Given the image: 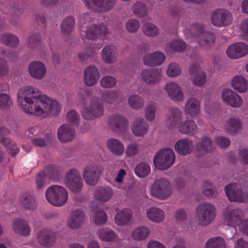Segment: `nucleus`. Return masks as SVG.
<instances>
[{
	"mask_svg": "<svg viewBox=\"0 0 248 248\" xmlns=\"http://www.w3.org/2000/svg\"><path fill=\"white\" fill-rule=\"evenodd\" d=\"M18 101L22 104L25 112L42 118L58 114L61 109L56 100L43 94L37 88L26 86L20 89L17 93Z\"/></svg>",
	"mask_w": 248,
	"mask_h": 248,
	"instance_id": "f257e3e1",
	"label": "nucleus"
},
{
	"mask_svg": "<svg viewBox=\"0 0 248 248\" xmlns=\"http://www.w3.org/2000/svg\"><path fill=\"white\" fill-rule=\"evenodd\" d=\"M217 209L215 205L205 202L199 204L196 208L195 222L201 226H207L216 218Z\"/></svg>",
	"mask_w": 248,
	"mask_h": 248,
	"instance_id": "f03ea898",
	"label": "nucleus"
},
{
	"mask_svg": "<svg viewBox=\"0 0 248 248\" xmlns=\"http://www.w3.org/2000/svg\"><path fill=\"white\" fill-rule=\"evenodd\" d=\"M46 197L47 202L55 206H61L67 201L68 194L64 187L59 185H53L46 189Z\"/></svg>",
	"mask_w": 248,
	"mask_h": 248,
	"instance_id": "7ed1b4c3",
	"label": "nucleus"
},
{
	"mask_svg": "<svg viewBox=\"0 0 248 248\" xmlns=\"http://www.w3.org/2000/svg\"><path fill=\"white\" fill-rule=\"evenodd\" d=\"M150 194L160 200L170 197L172 192V187L170 181L165 178L155 179L150 188Z\"/></svg>",
	"mask_w": 248,
	"mask_h": 248,
	"instance_id": "20e7f679",
	"label": "nucleus"
},
{
	"mask_svg": "<svg viewBox=\"0 0 248 248\" xmlns=\"http://www.w3.org/2000/svg\"><path fill=\"white\" fill-rule=\"evenodd\" d=\"M175 161L173 151L170 148H163L155 154L153 162L155 167L160 170H166L171 167Z\"/></svg>",
	"mask_w": 248,
	"mask_h": 248,
	"instance_id": "39448f33",
	"label": "nucleus"
},
{
	"mask_svg": "<svg viewBox=\"0 0 248 248\" xmlns=\"http://www.w3.org/2000/svg\"><path fill=\"white\" fill-rule=\"evenodd\" d=\"M64 183L72 192L80 193L82 189L83 184L79 170L74 168L68 170L65 174Z\"/></svg>",
	"mask_w": 248,
	"mask_h": 248,
	"instance_id": "423d86ee",
	"label": "nucleus"
},
{
	"mask_svg": "<svg viewBox=\"0 0 248 248\" xmlns=\"http://www.w3.org/2000/svg\"><path fill=\"white\" fill-rule=\"evenodd\" d=\"M210 21L214 26L221 28L231 25L233 18L229 10L224 8H217L212 13Z\"/></svg>",
	"mask_w": 248,
	"mask_h": 248,
	"instance_id": "0eeeda50",
	"label": "nucleus"
},
{
	"mask_svg": "<svg viewBox=\"0 0 248 248\" xmlns=\"http://www.w3.org/2000/svg\"><path fill=\"white\" fill-rule=\"evenodd\" d=\"M104 111L102 101L100 98H93L89 108H83L81 110L82 116L86 120H93L101 117Z\"/></svg>",
	"mask_w": 248,
	"mask_h": 248,
	"instance_id": "6e6552de",
	"label": "nucleus"
},
{
	"mask_svg": "<svg viewBox=\"0 0 248 248\" xmlns=\"http://www.w3.org/2000/svg\"><path fill=\"white\" fill-rule=\"evenodd\" d=\"M222 217L224 223L227 225L239 227L243 219L244 213L239 208L227 207L223 211Z\"/></svg>",
	"mask_w": 248,
	"mask_h": 248,
	"instance_id": "1a4fd4ad",
	"label": "nucleus"
},
{
	"mask_svg": "<svg viewBox=\"0 0 248 248\" xmlns=\"http://www.w3.org/2000/svg\"><path fill=\"white\" fill-rule=\"evenodd\" d=\"M163 77V73L158 68H145L141 71L139 78L148 85H155L160 83Z\"/></svg>",
	"mask_w": 248,
	"mask_h": 248,
	"instance_id": "9d476101",
	"label": "nucleus"
},
{
	"mask_svg": "<svg viewBox=\"0 0 248 248\" xmlns=\"http://www.w3.org/2000/svg\"><path fill=\"white\" fill-rule=\"evenodd\" d=\"M108 125L109 129L115 132L124 133L128 129L129 123L123 115L114 114L108 118Z\"/></svg>",
	"mask_w": 248,
	"mask_h": 248,
	"instance_id": "9b49d317",
	"label": "nucleus"
},
{
	"mask_svg": "<svg viewBox=\"0 0 248 248\" xmlns=\"http://www.w3.org/2000/svg\"><path fill=\"white\" fill-rule=\"evenodd\" d=\"M84 2L88 8L92 12H107L112 9L115 0H85Z\"/></svg>",
	"mask_w": 248,
	"mask_h": 248,
	"instance_id": "f8f14e48",
	"label": "nucleus"
},
{
	"mask_svg": "<svg viewBox=\"0 0 248 248\" xmlns=\"http://www.w3.org/2000/svg\"><path fill=\"white\" fill-rule=\"evenodd\" d=\"M108 33L107 27L105 25L98 26L94 24L90 25L85 30L80 31L83 39L95 40L100 36H106Z\"/></svg>",
	"mask_w": 248,
	"mask_h": 248,
	"instance_id": "ddd939ff",
	"label": "nucleus"
},
{
	"mask_svg": "<svg viewBox=\"0 0 248 248\" xmlns=\"http://www.w3.org/2000/svg\"><path fill=\"white\" fill-rule=\"evenodd\" d=\"M221 98L228 106L233 108H239L243 104V99L237 93L230 89H223Z\"/></svg>",
	"mask_w": 248,
	"mask_h": 248,
	"instance_id": "4468645a",
	"label": "nucleus"
},
{
	"mask_svg": "<svg viewBox=\"0 0 248 248\" xmlns=\"http://www.w3.org/2000/svg\"><path fill=\"white\" fill-rule=\"evenodd\" d=\"M225 192L231 202H246L248 199V195L242 191L236 184H230L225 187Z\"/></svg>",
	"mask_w": 248,
	"mask_h": 248,
	"instance_id": "2eb2a0df",
	"label": "nucleus"
},
{
	"mask_svg": "<svg viewBox=\"0 0 248 248\" xmlns=\"http://www.w3.org/2000/svg\"><path fill=\"white\" fill-rule=\"evenodd\" d=\"M36 241L41 246L49 248L53 246L56 242L55 233L51 230L42 229L36 233Z\"/></svg>",
	"mask_w": 248,
	"mask_h": 248,
	"instance_id": "dca6fc26",
	"label": "nucleus"
},
{
	"mask_svg": "<svg viewBox=\"0 0 248 248\" xmlns=\"http://www.w3.org/2000/svg\"><path fill=\"white\" fill-rule=\"evenodd\" d=\"M102 170L98 167L89 165L86 166L83 171V177L85 182L90 186L95 185L98 181Z\"/></svg>",
	"mask_w": 248,
	"mask_h": 248,
	"instance_id": "f3484780",
	"label": "nucleus"
},
{
	"mask_svg": "<svg viewBox=\"0 0 248 248\" xmlns=\"http://www.w3.org/2000/svg\"><path fill=\"white\" fill-rule=\"evenodd\" d=\"M226 53L230 59L242 58L248 54V45L242 42L234 43L229 46Z\"/></svg>",
	"mask_w": 248,
	"mask_h": 248,
	"instance_id": "a211bd4d",
	"label": "nucleus"
},
{
	"mask_svg": "<svg viewBox=\"0 0 248 248\" xmlns=\"http://www.w3.org/2000/svg\"><path fill=\"white\" fill-rule=\"evenodd\" d=\"M164 89L168 96L172 100L182 102L185 99L181 87L175 82H170L165 85Z\"/></svg>",
	"mask_w": 248,
	"mask_h": 248,
	"instance_id": "6ab92c4d",
	"label": "nucleus"
},
{
	"mask_svg": "<svg viewBox=\"0 0 248 248\" xmlns=\"http://www.w3.org/2000/svg\"><path fill=\"white\" fill-rule=\"evenodd\" d=\"M85 219V215L80 209L72 211L69 218L66 222L67 227L71 230H76L81 227Z\"/></svg>",
	"mask_w": 248,
	"mask_h": 248,
	"instance_id": "aec40b11",
	"label": "nucleus"
},
{
	"mask_svg": "<svg viewBox=\"0 0 248 248\" xmlns=\"http://www.w3.org/2000/svg\"><path fill=\"white\" fill-rule=\"evenodd\" d=\"M28 69L30 75L34 79L40 80L46 76V66L41 62L34 61L31 62L29 65Z\"/></svg>",
	"mask_w": 248,
	"mask_h": 248,
	"instance_id": "412c9836",
	"label": "nucleus"
},
{
	"mask_svg": "<svg viewBox=\"0 0 248 248\" xmlns=\"http://www.w3.org/2000/svg\"><path fill=\"white\" fill-rule=\"evenodd\" d=\"M58 138L62 143H67L72 141L75 138L76 132L72 126L68 124H63L57 130Z\"/></svg>",
	"mask_w": 248,
	"mask_h": 248,
	"instance_id": "4be33fe9",
	"label": "nucleus"
},
{
	"mask_svg": "<svg viewBox=\"0 0 248 248\" xmlns=\"http://www.w3.org/2000/svg\"><path fill=\"white\" fill-rule=\"evenodd\" d=\"M224 130L231 135H236L243 129V124L240 119L237 117H231L225 122Z\"/></svg>",
	"mask_w": 248,
	"mask_h": 248,
	"instance_id": "5701e85b",
	"label": "nucleus"
},
{
	"mask_svg": "<svg viewBox=\"0 0 248 248\" xmlns=\"http://www.w3.org/2000/svg\"><path fill=\"white\" fill-rule=\"evenodd\" d=\"M183 113L177 108H173L170 109L165 118L166 125L169 129H173L182 121Z\"/></svg>",
	"mask_w": 248,
	"mask_h": 248,
	"instance_id": "b1692460",
	"label": "nucleus"
},
{
	"mask_svg": "<svg viewBox=\"0 0 248 248\" xmlns=\"http://www.w3.org/2000/svg\"><path fill=\"white\" fill-rule=\"evenodd\" d=\"M189 73L193 76V82L196 86H202L206 81V75L198 63H194L189 68Z\"/></svg>",
	"mask_w": 248,
	"mask_h": 248,
	"instance_id": "393cba45",
	"label": "nucleus"
},
{
	"mask_svg": "<svg viewBox=\"0 0 248 248\" xmlns=\"http://www.w3.org/2000/svg\"><path fill=\"white\" fill-rule=\"evenodd\" d=\"M165 58V56L162 52L156 51L145 55L143 58V63L145 65L149 67L159 66L164 62Z\"/></svg>",
	"mask_w": 248,
	"mask_h": 248,
	"instance_id": "a878e982",
	"label": "nucleus"
},
{
	"mask_svg": "<svg viewBox=\"0 0 248 248\" xmlns=\"http://www.w3.org/2000/svg\"><path fill=\"white\" fill-rule=\"evenodd\" d=\"M101 58L103 61L108 64L116 62L118 59L116 47L111 44L106 45L101 51Z\"/></svg>",
	"mask_w": 248,
	"mask_h": 248,
	"instance_id": "bb28decb",
	"label": "nucleus"
},
{
	"mask_svg": "<svg viewBox=\"0 0 248 248\" xmlns=\"http://www.w3.org/2000/svg\"><path fill=\"white\" fill-rule=\"evenodd\" d=\"M184 111L192 118L198 117L201 112L199 101L195 97L188 98L185 103Z\"/></svg>",
	"mask_w": 248,
	"mask_h": 248,
	"instance_id": "cd10ccee",
	"label": "nucleus"
},
{
	"mask_svg": "<svg viewBox=\"0 0 248 248\" xmlns=\"http://www.w3.org/2000/svg\"><path fill=\"white\" fill-rule=\"evenodd\" d=\"M131 129L134 136L143 137L148 131L149 125L143 118H138L132 122Z\"/></svg>",
	"mask_w": 248,
	"mask_h": 248,
	"instance_id": "c85d7f7f",
	"label": "nucleus"
},
{
	"mask_svg": "<svg viewBox=\"0 0 248 248\" xmlns=\"http://www.w3.org/2000/svg\"><path fill=\"white\" fill-rule=\"evenodd\" d=\"M113 195L112 188L108 186L97 187L94 191V198L102 202H106L110 200Z\"/></svg>",
	"mask_w": 248,
	"mask_h": 248,
	"instance_id": "c756f323",
	"label": "nucleus"
},
{
	"mask_svg": "<svg viewBox=\"0 0 248 248\" xmlns=\"http://www.w3.org/2000/svg\"><path fill=\"white\" fill-rule=\"evenodd\" d=\"M100 78L98 69L94 66H89L86 68L84 72V81L87 86L94 85Z\"/></svg>",
	"mask_w": 248,
	"mask_h": 248,
	"instance_id": "7c9ffc66",
	"label": "nucleus"
},
{
	"mask_svg": "<svg viewBox=\"0 0 248 248\" xmlns=\"http://www.w3.org/2000/svg\"><path fill=\"white\" fill-rule=\"evenodd\" d=\"M12 230L16 234L24 236L29 235L31 232L28 222L21 218H17L13 222Z\"/></svg>",
	"mask_w": 248,
	"mask_h": 248,
	"instance_id": "2f4dec72",
	"label": "nucleus"
},
{
	"mask_svg": "<svg viewBox=\"0 0 248 248\" xmlns=\"http://www.w3.org/2000/svg\"><path fill=\"white\" fill-rule=\"evenodd\" d=\"M204 28L202 24H193L185 30L184 34L187 39L196 41L205 32Z\"/></svg>",
	"mask_w": 248,
	"mask_h": 248,
	"instance_id": "473e14b6",
	"label": "nucleus"
},
{
	"mask_svg": "<svg viewBox=\"0 0 248 248\" xmlns=\"http://www.w3.org/2000/svg\"><path fill=\"white\" fill-rule=\"evenodd\" d=\"M174 148L176 151L181 155H189L193 149V142L188 139L180 140L175 144Z\"/></svg>",
	"mask_w": 248,
	"mask_h": 248,
	"instance_id": "72a5a7b5",
	"label": "nucleus"
},
{
	"mask_svg": "<svg viewBox=\"0 0 248 248\" xmlns=\"http://www.w3.org/2000/svg\"><path fill=\"white\" fill-rule=\"evenodd\" d=\"M101 97L102 101L109 104H119L123 100L122 95L118 90L105 91Z\"/></svg>",
	"mask_w": 248,
	"mask_h": 248,
	"instance_id": "f704fd0d",
	"label": "nucleus"
},
{
	"mask_svg": "<svg viewBox=\"0 0 248 248\" xmlns=\"http://www.w3.org/2000/svg\"><path fill=\"white\" fill-rule=\"evenodd\" d=\"M97 235L102 241L117 242L119 237L115 232L108 228H102L97 232Z\"/></svg>",
	"mask_w": 248,
	"mask_h": 248,
	"instance_id": "c9c22d12",
	"label": "nucleus"
},
{
	"mask_svg": "<svg viewBox=\"0 0 248 248\" xmlns=\"http://www.w3.org/2000/svg\"><path fill=\"white\" fill-rule=\"evenodd\" d=\"M146 214L147 218L155 223L161 222L165 217V214L163 210L155 207L148 209Z\"/></svg>",
	"mask_w": 248,
	"mask_h": 248,
	"instance_id": "e433bc0d",
	"label": "nucleus"
},
{
	"mask_svg": "<svg viewBox=\"0 0 248 248\" xmlns=\"http://www.w3.org/2000/svg\"><path fill=\"white\" fill-rule=\"evenodd\" d=\"M179 132L184 134L193 135L198 132V126L193 120L181 121L178 125Z\"/></svg>",
	"mask_w": 248,
	"mask_h": 248,
	"instance_id": "4c0bfd02",
	"label": "nucleus"
},
{
	"mask_svg": "<svg viewBox=\"0 0 248 248\" xmlns=\"http://www.w3.org/2000/svg\"><path fill=\"white\" fill-rule=\"evenodd\" d=\"M107 145L109 151L115 155L121 156L124 153L125 148L123 144L117 139H108Z\"/></svg>",
	"mask_w": 248,
	"mask_h": 248,
	"instance_id": "58836bf2",
	"label": "nucleus"
},
{
	"mask_svg": "<svg viewBox=\"0 0 248 248\" xmlns=\"http://www.w3.org/2000/svg\"><path fill=\"white\" fill-rule=\"evenodd\" d=\"M46 178L53 182H58L61 180L62 170L61 168L55 165H49L44 169Z\"/></svg>",
	"mask_w": 248,
	"mask_h": 248,
	"instance_id": "ea45409f",
	"label": "nucleus"
},
{
	"mask_svg": "<svg viewBox=\"0 0 248 248\" xmlns=\"http://www.w3.org/2000/svg\"><path fill=\"white\" fill-rule=\"evenodd\" d=\"M132 217L131 210L128 209H123L116 215L114 220L118 225H124L130 221Z\"/></svg>",
	"mask_w": 248,
	"mask_h": 248,
	"instance_id": "a19ab883",
	"label": "nucleus"
},
{
	"mask_svg": "<svg viewBox=\"0 0 248 248\" xmlns=\"http://www.w3.org/2000/svg\"><path fill=\"white\" fill-rule=\"evenodd\" d=\"M232 86L236 91L243 93L248 90V82L241 76H235L232 81Z\"/></svg>",
	"mask_w": 248,
	"mask_h": 248,
	"instance_id": "79ce46f5",
	"label": "nucleus"
},
{
	"mask_svg": "<svg viewBox=\"0 0 248 248\" xmlns=\"http://www.w3.org/2000/svg\"><path fill=\"white\" fill-rule=\"evenodd\" d=\"M215 40V37L213 34L205 31L196 41L201 47L207 49L214 45Z\"/></svg>",
	"mask_w": 248,
	"mask_h": 248,
	"instance_id": "37998d69",
	"label": "nucleus"
},
{
	"mask_svg": "<svg viewBox=\"0 0 248 248\" xmlns=\"http://www.w3.org/2000/svg\"><path fill=\"white\" fill-rule=\"evenodd\" d=\"M129 106L133 109L139 110L143 108L145 100L142 97L138 94H132L127 99Z\"/></svg>",
	"mask_w": 248,
	"mask_h": 248,
	"instance_id": "c03bdc74",
	"label": "nucleus"
},
{
	"mask_svg": "<svg viewBox=\"0 0 248 248\" xmlns=\"http://www.w3.org/2000/svg\"><path fill=\"white\" fill-rule=\"evenodd\" d=\"M150 229L146 226H140L136 228L132 231L131 237L136 241H142L148 237L150 234Z\"/></svg>",
	"mask_w": 248,
	"mask_h": 248,
	"instance_id": "a18cd8bd",
	"label": "nucleus"
},
{
	"mask_svg": "<svg viewBox=\"0 0 248 248\" xmlns=\"http://www.w3.org/2000/svg\"><path fill=\"white\" fill-rule=\"evenodd\" d=\"M20 202L21 205L27 210H34L36 208V202L34 197L28 193L22 195Z\"/></svg>",
	"mask_w": 248,
	"mask_h": 248,
	"instance_id": "49530a36",
	"label": "nucleus"
},
{
	"mask_svg": "<svg viewBox=\"0 0 248 248\" xmlns=\"http://www.w3.org/2000/svg\"><path fill=\"white\" fill-rule=\"evenodd\" d=\"M75 20L72 16L65 18L62 23L61 30L63 34H69L71 33L74 28Z\"/></svg>",
	"mask_w": 248,
	"mask_h": 248,
	"instance_id": "de8ad7c7",
	"label": "nucleus"
},
{
	"mask_svg": "<svg viewBox=\"0 0 248 248\" xmlns=\"http://www.w3.org/2000/svg\"><path fill=\"white\" fill-rule=\"evenodd\" d=\"M203 194L208 198L212 199L216 197L217 192L215 186L208 181H204L202 187Z\"/></svg>",
	"mask_w": 248,
	"mask_h": 248,
	"instance_id": "09e8293b",
	"label": "nucleus"
},
{
	"mask_svg": "<svg viewBox=\"0 0 248 248\" xmlns=\"http://www.w3.org/2000/svg\"><path fill=\"white\" fill-rule=\"evenodd\" d=\"M131 11L138 17H143L148 14V8L144 3L138 1L134 3L131 8Z\"/></svg>",
	"mask_w": 248,
	"mask_h": 248,
	"instance_id": "8fccbe9b",
	"label": "nucleus"
},
{
	"mask_svg": "<svg viewBox=\"0 0 248 248\" xmlns=\"http://www.w3.org/2000/svg\"><path fill=\"white\" fill-rule=\"evenodd\" d=\"M143 33L147 36L155 37L159 33L158 28L151 23H146L144 24L142 28Z\"/></svg>",
	"mask_w": 248,
	"mask_h": 248,
	"instance_id": "3c124183",
	"label": "nucleus"
},
{
	"mask_svg": "<svg viewBox=\"0 0 248 248\" xmlns=\"http://www.w3.org/2000/svg\"><path fill=\"white\" fill-rule=\"evenodd\" d=\"M182 73L180 65L175 62L170 63L166 70V75L170 78H174L179 76Z\"/></svg>",
	"mask_w": 248,
	"mask_h": 248,
	"instance_id": "603ef678",
	"label": "nucleus"
},
{
	"mask_svg": "<svg viewBox=\"0 0 248 248\" xmlns=\"http://www.w3.org/2000/svg\"><path fill=\"white\" fill-rule=\"evenodd\" d=\"M0 41L3 44L12 47H16L19 44L17 37L11 33L3 34L1 36Z\"/></svg>",
	"mask_w": 248,
	"mask_h": 248,
	"instance_id": "864d4df0",
	"label": "nucleus"
},
{
	"mask_svg": "<svg viewBox=\"0 0 248 248\" xmlns=\"http://www.w3.org/2000/svg\"><path fill=\"white\" fill-rule=\"evenodd\" d=\"M156 109V106L154 103H150L146 106L144 114L145 118L147 121L152 122L155 119Z\"/></svg>",
	"mask_w": 248,
	"mask_h": 248,
	"instance_id": "5fc2aeb1",
	"label": "nucleus"
},
{
	"mask_svg": "<svg viewBox=\"0 0 248 248\" xmlns=\"http://www.w3.org/2000/svg\"><path fill=\"white\" fill-rule=\"evenodd\" d=\"M150 166L145 163H141L138 164L135 169L136 174L140 178L147 176L150 173Z\"/></svg>",
	"mask_w": 248,
	"mask_h": 248,
	"instance_id": "6e6d98bb",
	"label": "nucleus"
},
{
	"mask_svg": "<svg viewBox=\"0 0 248 248\" xmlns=\"http://www.w3.org/2000/svg\"><path fill=\"white\" fill-rule=\"evenodd\" d=\"M108 217L107 214L102 210H97L94 212L93 220L94 224L98 226H103L107 222Z\"/></svg>",
	"mask_w": 248,
	"mask_h": 248,
	"instance_id": "4d7b16f0",
	"label": "nucleus"
},
{
	"mask_svg": "<svg viewBox=\"0 0 248 248\" xmlns=\"http://www.w3.org/2000/svg\"><path fill=\"white\" fill-rule=\"evenodd\" d=\"M0 142L4 144L9 151V154L15 155L18 153L19 149L15 143L10 139L2 137L0 138Z\"/></svg>",
	"mask_w": 248,
	"mask_h": 248,
	"instance_id": "13d9d810",
	"label": "nucleus"
},
{
	"mask_svg": "<svg viewBox=\"0 0 248 248\" xmlns=\"http://www.w3.org/2000/svg\"><path fill=\"white\" fill-rule=\"evenodd\" d=\"M225 242L221 237L210 239L206 243V248H225Z\"/></svg>",
	"mask_w": 248,
	"mask_h": 248,
	"instance_id": "bf43d9fd",
	"label": "nucleus"
},
{
	"mask_svg": "<svg viewBox=\"0 0 248 248\" xmlns=\"http://www.w3.org/2000/svg\"><path fill=\"white\" fill-rule=\"evenodd\" d=\"M13 105L11 97L6 93H0V109L3 111L8 110Z\"/></svg>",
	"mask_w": 248,
	"mask_h": 248,
	"instance_id": "052dcab7",
	"label": "nucleus"
},
{
	"mask_svg": "<svg viewBox=\"0 0 248 248\" xmlns=\"http://www.w3.org/2000/svg\"><path fill=\"white\" fill-rule=\"evenodd\" d=\"M140 151V144L137 142H133L127 145L124 151L127 156L133 157L139 154Z\"/></svg>",
	"mask_w": 248,
	"mask_h": 248,
	"instance_id": "680f3d73",
	"label": "nucleus"
},
{
	"mask_svg": "<svg viewBox=\"0 0 248 248\" xmlns=\"http://www.w3.org/2000/svg\"><path fill=\"white\" fill-rule=\"evenodd\" d=\"M99 83L103 88L110 89L115 86L117 84V80L114 77L105 76L101 78Z\"/></svg>",
	"mask_w": 248,
	"mask_h": 248,
	"instance_id": "e2e57ef3",
	"label": "nucleus"
},
{
	"mask_svg": "<svg viewBox=\"0 0 248 248\" xmlns=\"http://www.w3.org/2000/svg\"><path fill=\"white\" fill-rule=\"evenodd\" d=\"M66 119L67 124L73 127L78 125L80 121L79 114L74 110H71L67 113Z\"/></svg>",
	"mask_w": 248,
	"mask_h": 248,
	"instance_id": "0e129e2a",
	"label": "nucleus"
},
{
	"mask_svg": "<svg viewBox=\"0 0 248 248\" xmlns=\"http://www.w3.org/2000/svg\"><path fill=\"white\" fill-rule=\"evenodd\" d=\"M42 45V39L41 36L37 34H32L30 36L28 39L27 45L31 48H36Z\"/></svg>",
	"mask_w": 248,
	"mask_h": 248,
	"instance_id": "69168bd1",
	"label": "nucleus"
},
{
	"mask_svg": "<svg viewBox=\"0 0 248 248\" xmlns=\"http://www.w3.org/2000/svg\"><path fill=\"white\" fill-rule=\"evenodd\" d=\"M140 26V22L136 19H129L125 23V27L128 32L130 33L136 32Z\"/></svg>",
	"mask_w": 248,
	"mask_h": 248,
	"instance_id": "338daca9",
	"label": "nucleus"
},
{
	"mask_svg": "<svg viewBox=\"0 0 248 248\" xmlns=\"http://www.w3.org/2000/svg\"><path fill=\"white\" fill-rule=\"evenodd\" d=\"M197 148L201 151L211 152L213 149L212 142L209 138H204L197 144Z\"/></svg>",
	"mask_w": 248,
	"mask_h": 248,
	"instance_id": "774afa93",
	"label": "nucleus"
}]
</instances>
